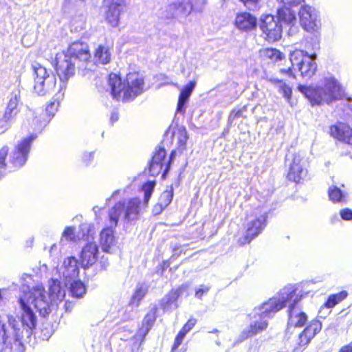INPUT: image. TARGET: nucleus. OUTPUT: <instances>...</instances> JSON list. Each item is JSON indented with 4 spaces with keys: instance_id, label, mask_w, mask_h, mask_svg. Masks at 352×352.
Wrapping results in <instances>:
<instances>
[{
    "instance_id": "1",
    "label": "nucleus",
    "mask_w": 352,
    "mask_h": 352,
    "mask_svg": "<svg viewBox=\"0 0 352 352\" xmlns=\"http://www.w3.org/2000/svg\"><path fill=\"white\" fill-rule=\"evenodd\" d=\"M292 287H284L273 298L267 302H263L261 306L256 307L249 314L252 320L250 325L244 329L239 337L240 342L254 336L265 331L267 326L269 318L274 317V314L284 307L285 300H294L292 298L297 299L294 293Z\"/></svg>"
},
{
    "instance_id": "2",
    "label": "nucleus",
    "mask_w": 352,
    "mask_h": 352,
    "mask_svg": "<svg viewBox=\"0 0 352 352\" xmlns=\"http://www.w3.org/2000/svg\"><path fill=\"white\" fill-rule=\"evenodd\" d=\"M154 182H148L142 186L144 193V204L138 197L130 198L126 201L117 202L109 210V220L113 226H117L119 219L122 217L124 224L126 226L134 224L140 219L143 214L144 208L148 206L152 193L155 188Z\"/></svg>"
},
{
    "instance_id": "3",
    "label": "nucleus",
    "mask_w": 352,
    "mask_h": 352,
    "mask_svg": "<svg viewBox=\"0 0 352 352\" xmlns=\"http://www.w3.org/2000/svg\"><path fill=\"white\" fill-rule=\"evenodd\" d=\"M298 90L308 99L312 106L331 104L341 100L344 96L343 86L331 74H325L316 86L299 85Z\"/></svg>"
},
{
    "instance_id": "4",
    "label": "nucleus",
    "mask_w": 352,
    "mask_h": 352,
    "mask_svg": "<svg viewBox=\"0 0 352 352\" xmlns=\"http://www.w3.org/2000/svg\"><path fill=\"white\" fill-rule=\"evenodd\" d=\"M91 58L88 45L81 41L72 43L66 52L56 56V69L60 81H67L75 74V69H85Z\"/></svg>"
},
{
    "instance_id": "5",
    "label": "nucleus",
    "mask_w": 352,
    "mask_h": 352,
    "mask_svg": "<svg viewBox=\"0 0 352 352\" xmlns=\"http://www.w3.org/2000/svg\"><path fill=\"white\" fill-rule=\"evenodd\" d=\"M109 83L112 96L117 100L131 101L144 92V79L138 73L128 74L124 81L117 74H111Z\"/></svg>"
},
{
    "instance_id": "6",
    "label": "nucleus",
    "mask_w": 352,
    "mask_h": 352,
    "mask_svg": "<svg viewBox=\"0 0 352 352\" xmlns=\"http://www.w3.org/2000/svg\"><path fill=\"white\" fill-rule=\"evenodd\" d=\"M19 297H26V303L33 305L42 317H45L51 312L53 304L42 285H37L26 292L23 284V294Z\"/></svg>"
},
{
    "instance_id": "7",
    "label": "nucleus",
    "mask_w": 352,
    "mask_h": 352,
    "mask_svg": "<svg viewBox=\"0 0 352 352\" xmlns=\"http://www.w3.org/2000/svg\"><path fill=\"white\" fill-rule=\"evenodd\" d=\"M206 0H177L167 5L162 12L166 19L186 18L193 9L200 11Z\"/></svg>"
},
{
    "instance_id": "8",
    "label": "nucleus",
    "mask_w": 352,
    "mask_h": 352,
    "mask_svg": "<svg viewBox=\"0 0 352 352\" xmlns=\"http://www.w3.org/2000/svg\"><path fill=\"white\" fill-rule=\"evenodd\" d=\"M34 71V90L39 96L52 93L56 88V77L52 70L39 63L32 65Z\"/></svg>"
},
{
    "instance_id": "9",
    "label": "nucleus",
    "mask_w": 352,
    "mask_h": 352,
    "mask_svg": "<svg viewBox=\"0 0 352 352\" xmlns=\"http://www.w3.org/2000/svg\"><path fill=\"white\" fill-rule=\"evenodd\" d=\"M316 58V54H309L301 50H296L289 54L292 68L298 69L302 77L308 78L313 76L317 71Z\"/></svg>"
},
{
    "instance_id": "10",
    "label": "nucleus",
    "mask_w": 352,
    "mask_h": 352,
    "mask_svg": "<svg viewBox=\"0 0 352 352\" xmlns=\"http://www.w3.org/2000/svg\"><path fill=\"white\" fill-rule=\"evenodd\" d=\"M286 162L289 166L287 173L289 180L298 183L306 177L307 175V162L302 153H296L291 156L287 155Z\"/></svg>"
},
{
    "instance_id": "11",
    "label": "nucleus",
    "mask_w": 352,
    "mask_h": 352,
    "mask_svg": "<svg viewBox=\"0 0 352 352\" xmlns=\"http://www.w3.org/2000/svg\"><path fill=\"white\" fill-rule=\"evenodd\" d=\"M285 287H292L294 290V293L297 297V299L292 298L294 300V301L287 300L284 302V307L286 306L289 307L288 324L295 327H303L307 322V316L300 308L296 306L302 298L300 291H298L294 285H287Z\"/></svg>"
},
{
    "instance_id": "12",
    "label": "nucleus",
    "mask_w": 352,
    "mask_h": 352,
    "mask_svg": "<svg viewBox=\"0 0 352 352\" xmlns=\"http://www.w3.org/2000/svg\"><path fill=\"white\" fill-rule=\"evenodd\" d=\"M36 138V135L32 134L16 145L10 156V163L12 164L14 168H21L26 163L30 151L31 144Z\"/></svg>"
},
{
    "instance_id": "13",
    "label": "nucleus",
    "mask_w": 352,
    "mask_h": 352,
    "mask_svg": "<svg viewBox=\"0 0 352 352\" xmlns=\"http://www.w3.org/2000/svg\"><path fill=\"white\" fill-rule=\"evenodd\" d=\"M125 0H104L102 9L104 10L106 22L113 28H116L120 23V16L125 8Z\"/></svg>"
},
{
    "instance_id": "14",
    "label": "nucleus",
    "mask_w": 352,
    "mask_h": 352,
    "mask_svg": "<svg viewBox=\"0 0 352 352\" xmlns=\"http://www.w3.org/2000/svg\"><path fill=\"white\" fill-rule=\"evenodd\" d=\"M260 28L265 35V38L270 42L278 41L281 38L282 24L276 21L272 14H266L261 18Z\"/></svg>"
},
{
    "instance_id": "15",
    "label": "nucleus",
    "mask_w": 352,
    "mask_h": 352,
    "mask_svg": "<svg viewBox=\"0 0 352 352\" xmlns=\"http://www.w3.org/2000/svg\"><path fill=\"white\" fill-rule=\"evenodd\" d=\"M266 215L265 213L259 214L258 216H250L248 219L245 234L243 238L239 241L242 245L249 243L252 239L256 237L265 226Z\"/></svg>"
},
{
    "instance_id": "16",
    "label": "nucleus",
    "mask_w": 352,
    "mask_h": 352,
    "mask_svg": "<svg viewBox=\"0 0 352 352\" xmlns=\"http://www.w3.org/2000/svg\"><path fill=\"white\" fill-rule=\"evenodd\" d=\"M298 16L300 24L306 31L314 32L318 30L320 21L318 12L314 8L307 5L301 6Z\"/></svg>"
},
{
    "instance_id": "17",
    "label": "nucleus",
    "mask_w": 352,
    "mask_h": 352,
    "mask_svg": "<svg viewBox=\"0 0 352 352\" xmlns=\"http://www.w3.org/2000/svg\"><path fill=\"white\" fill-rule=\"evenodd\" d=\"M19 101V96L16 93L11 94L9 102L5 110L4 114L1 119H0V130L1 132L6 131L10 123L14 120L16 116L19 113L18 104Z\"/></svg>"
},
{
    "instance_id": "18",
    "label": "nucleus",
    "mask_w": 352,
    "mask_h": 352,
    "mask_svg": "<svg viewBox=\"0 0 352 352\" xmlns=\"http://www.w3.org/2000/svg\"><path fill=\"white\" fill-rule=\"evenodd\" d=\"M60 273L66 282L70 283L78 276L79 267L78 260L74 256H69L65 258L60 268Z\"/></svg>"
},
{
    "instance_id": "19",
    "label": "nucleus",
    "mask_w": 352,
    "mask_h": 352,
    "mask_svg": "<svg viewBox=\"0 0 352 352\" xmlns=\"http://www.w3.org/2000/svg\"><path fill=\"white\" fill-rule=\"evenodd\" d=\"M329 133L335 139L352 145V129L347 124L338 122L330 127Z\"/></svg>"
},
{
    "instance_id": "20",
    "label": "nucleus",
    "mask_w": 352,
    "mask_h": 352,
    "mask_svg": "<svg viewBox=\"0 0 352 352\" xmlns=\"http://www.w3.org/2000/svg\"><path fill=\"white\" fill-rule=\"evenodd\" d=\"M98 247L96 243H87L80 253L82 266L84 268L93 265L97 261Z\"/></svg>"
},
{
    "instance_id": "21",
    "label": "nucleus",
    "mask_w": 352,
    "mask_h": 352,
    "mask_svg": "<svg viewBox=\"0 0 352 352\" xmlns=\"http://www.w3.org/2000/svg\"><path fill=\"white\" fill-rule=\"evenodd\" d=\"M234 25L239 30L248 32L256 28L257 19L249 12H241L236 16Z\"/></svg>"
},
{
    "instance_id": "22",
    "label": "nucleus",
    "mask_w": 352,
    "mask_h": 352,
    "mask_svg": "<svg viewBox=\"0 0 352 352\" xmlns=\"http://www.w3.org/2000/svg\"><path fill=\"white\" fill-rule=\"evenodd\" d=\"M85 231H87L89 233L90 231V224H81L80 226V230L77 234L76 233L74 227L67 226L65 228L62 234L60 243H63L64 240L76 243L80 241V239H85V234L84 233Z\"/></svg>"
},
{
    "instance_id": "23",
    "label": "nucleus",
    "mask_w": 352,
    "mask_h": 352,
    "mask_svg": "<svg viewBox=\"0 0 352 352\" xmlns=\"http://www.w3.org/2000/svg\"><path fill=\"white\" fill-rule=\"evenodd\" d=\"M166 157V151L164 148H160L157 150L153 156V158L149 164V174L155 176L157 175L164 167L166 168V164L164 163V159Z\"/></svg>"
},
{
    "instance_id": "24",
    "label": "nucleus",
    "mask_w": 352,
    "mask_h": 352,
    "mask_svg": "<svg viewBox=\"0 0 352 352\" xmlns=\"http://www.w3.org/2000/svg\"><path fill=\"white\" fill-rule=\"evenodd\" d=\"M47 295L50 298L52 304H57L62 301L65 296V291L62 287L60 282L57 279H51L48 282Z\"/></svg>"
},
{
    "instance_id": "25",
    "label": "nucleus",
    "mask_w": 352,
    "mask_h": 352,
    "mask_svg": "<svg viewBox=\"0 0 352 352\" xmlns=\"http://www.w3.org/2000/svg\"><path fill=\"white\" fill-rule=\"evenodd\" d=\"M277 16L280 24L293 26L296 22V12L291 7L279 6L277 9Z\"/></svg>"
},
{
    "instance_id": "26",
    "label": "nucleus",
    "mask_w": 352,
    "mask_h": 352,
    "mask_svg": "<svg viewBox=\"0 0 352 352\" xmlns=\"http://www.w3.org/2000/svg\"><path fill=\"white\" fill-rule=\"evenodd\" d=\"M110 226L104 228L100 232V242L104 252H109L110 248L113 245L115 240L113 235V228L116 226H113L109 222Z\"/></svg>"
},
{
    "instance_id": "27",
    "label": "nucleus",
    "mask_w": 352,
    "mask_h": 352,
    "mask_svg": "<svg viewBox=\"0 0 352 352\" xmlns=\"http://www.w3.org/2000/svg\"><path fill=\"white\" fill-rule=\"evenodd\" d=\"M111 49L107 45H99L95 50L94 60L102 65L108 64L111 60Z\"/></svg>"
},
{
    "instance_id": "28",
    "label": "nucleus",
    "mask_w": 352,
    "mask_h": 352,
    "mask_svg": "<svg viewBox=\"0 0 352 352\" xmlns=\"http://www.w3.org/2000/svg\"><path fill=\"white\" fill-rule=\"evenodd\" d=\"M65 88L66 81H60L58 92L56 94V99L54 101L52 102L50 104H49L45 109L46 114L49 117H53L55 115L59 106L58 100L63 98V96H64V91L65 90Z\"/></svg>"
},
{
    "instance_id": "29",
    "label": "nucleus",
    "mask_w": 352,
    "mask_h": 352,
    "mask_svg": "<svg viewBox=\"0 0 352 352\" xmlns=\"http://www.w3.org/2000/svg\"><path fill=\"white\" fill-rule=\"evenodd\" d=\"M259 56L265 60L276 63L284 58V55L275 48H264L259 51Z\"/></svg>"
},
{
    "instance_id": "30",
    "label": "nucleus",
    "mask_w": 352,
    "mask_h": 352,
    "mask_svg": "<svg viewBox=\"0 0 352 352\" xmlns=\"http://www.w3.org/2000/svg\"><path fill=\"white\" fill-rule=\"evenodd\" d=\"M147 292V285L144 283H138L136 286L135 292L131 297L129 305L133 307H138L141 300L144 298Z\"/></svg>"
},
{
    "instance_id": "31",
    "label": "nucleus",
    "mask_w": 352,
    "mask_h": 352,
    "mask_svg": "<svg viewBox=\"0 0 352 352\" xmlns=\"http://www.w3.org/2000/svg\"><path fill=\"white\" fill-rule=\"evenodd\" d=\"M267 80L272 82L276 89H278V92L280 93L287 101L290 100L292 89L288 85H287L283 80H279L276 78H269Z\"/></svg>"
},
{
    "instance_id": "32",
    "label": "nucleus",
    "mask_w": 352,
    "mask_h": 352,
    "mask_svg": "<svg viewBox=\"0 0 352 352\" xmlns=\"http://www.w3.org/2000/svg\"><path fill=\"white\" fill-rule=\"evenodd\" d=\"M65 285H70V293L73 297L80 298L87 292V289L84 283L76 278L70 283L66 282Z\"/></svg>"
},
{
    "instance_id": "33",
    "label": "nucleus",
    "mask_w": 352,
    "mask_h": 352,
    "mask_svg": "<svg viewBox=\"0 0 352 352\" xmlns=\"http://www.w3.org/2000/svg\"><path fill=\"white\" fill-rule=\"evenodd\" d=\"M329 199L333 203H346L345 194L337 186H332L328 191Z\"/></svg>"
},
{
    "instance_id": "34",
    "label": "nucleus",
    "mask_w": 352,
    "mask_h": 352,
    "mask_svg": "<svg viewBox=\"0 0 352 352\" xmlns=\"http://www.w3.org/2000/svg\"><path fill=\"white\" fill-rule=\"evenodd\" d=\"M348 296V293L346 291H342L338 294L331 295L324 306L327 308H333L337 304L345 299Z\"/></svg>"
},
{
    "instance_id": "35",
    "label": "nucleus",
    "mask_w": 352,
    "mask_h": 352,
    "mask_svg": "<svg viewBox=\"0 0 352 352\" xmlns=\"http://www.w3.org/2000/svg\"><path fill=\"white\" fill-rule=\"evenodd\" d=\"M322 329V323L318 320H312L307 327L302 331L311 339L318 333Z\"/></svg>"
},
{
    "instance_id": "36",
    "label": "nucleus",
    "mask_w": 352,
    "mask_h": 352,
    "mask_svg": "<svg viewBox=\"0 0 352 352\" xmlns=\"http://www.w3.org/2000/svg\"><path fill=\"white\" fill-rule=\"evenodd\" d=\"M155 320V312L148 313L144 318L142 322V328L140 329V333H143L144 336H145L153 324H154Z\"/></svg>"
},
{
    "instance_id": "37",
    "label": "nucleus",
    "mask_w": 352,
    "mask_h": 352,
    "mask_svg": "<svg viewBox=\"0 0 352 352\" xmlns=\"http://www.w3.org/2000/svg\"><path fill=\"white\" fill-rule=\"evenodd\" d=\"M8 153V146H3L0 149V179L4 177L10 170H8L6 160Z\"/></svg>"
},
{
    "instance_id": "38",
    "label": "nucleus",
    "mask_w": 352,
    "mask_h": 352,
    "mask_svg": "<svg viewBox=\"0 0 352 352\" xmlns=\"http://www.w3.org/2000/svg\"><path fill=\"white\" fill-rule=\"evenodd\" d=\"M173 197V187L170 186L169 189L164 190L160 195L159 203L162 207H167L172 201Z\"/></svg>"
},
{
    "instance_id": "39",
    "label": "nucleus",
    "mask_w": 352,
    "mask_h": 352,
    "mask_svg": "<svg viewBox=\"0 0 352 352\" xmlns=\"http://www.w3.org/2000/svg\"><path fill=\"white\" fill-rule=\"evenodd\" d=\"M188 137V133L185 128H179L177 131V140L179 144V148L184 150L186 146Z\"/></svg>"
},
{
    "instance_id": "40",
    "label": "nucleus",
    "mask_w": 352,
    "mask_h": 352,
    "mask_svg": "<svg viewBox=\"0 0 352 352\" xmlns=\"http://www.w3.org/2000/svg\"><path fill=\"white\" fill-rule=\"evenodd\" d=\"M177 294L175 292L169 293L162 300V305L164 309L171 305L176 301Z\"/></svg>"
},
{
    "instance_id": "41",
    "label": "nucleus",
    "mask_w": 352,
    "mask_h": 352,
    "mask_svg": "<svg viewBox=\"0 0 352 352\" xmlns=\"http://www.w3.org/2000/svg\"><path fill=\"white\" fill-rule=\"evenodd\" d=\"M188 98H188L185 94H184L183 92H180L177 103V112L180 113H184L185 104L188 102Z\"/></svg>"
},
{
    "instance_id": "42",
    "label": "nucleus",
    "mask_w": 352,
    "mask_h": 352,
    "mask_svg": "<svg viewBox=\"0 0 352 352\" xmlns=\"http://www.w3.org/2000/svg\"><path fill=\"white\" fill-rule=\"evenodd\" d=\"M311 340V338L310 337H308V336L306 335V333H305L304 331H302L298 335V337L296 340V344L298 346L302 347V346H307L310 342Z\"/></svg>"
},
{
    "instance_id": "43",
    "label": "nucleus",
    "mask_w": 352,
    "mask_h": 352,
    "mask_svg": "<svg viewBox=\"0 0 352 352\" xmlns=\"http://www.w3.org/2000/svg\"><path fill=\"white\" fill-rule=\"evenodd\" d=\"M245 109H233L228 117V122L232 124L235 119L243 116Z\"/></svg>"
},
{
    "instance_id": "44",
    "label": "nucleus",
    "mask_w": 352,
    "mask_h": 352,
    "mask_svg": "<svg viewBox=\"0 0 352 352\" xmlns=\"http://www.w3.org/2000/svg\"><path fill=\"white\" fill-rule=\"evenodd\" d=\"M277 2L279 6L292 8L301 4L304 0H277Z\"/></svg>"
},
{
    "instance_id": "45",
    "label": "nucleus",
    "mask_w": 352,
    "mask_h": 352,
    "mask_svg": "<svg viewBox=\"0 0 352 352\" xmlns=\"http://www.w3.org/2000/svg\"><path fill=\"white\" fill-rule=\"evenodd\" d=\"M210 286L206 285H201L199 287L195 292V297L198 299H201L202 296L210 291Z\"/></svg>"
},
{
    "instance_id": "46",
    "label": "nucleus",
    "mask_w": 352,
    "mask_h": 352,
    "mask_svg": "<svg viewBox=\"0 0 352 352\" xmlns=\"http://www.w3.org/2000/svg\"><path fill=\"white\" fill-rule=\"evenodd\" d=\"M196 82L195 81H190L184 89L181 90L188 98H189L195 89Z\"/></svg>"
},
{
    "instance_id": "47",
    "label": "nucleus",
    "mask_w": 352,
    "mask_h": 352,
    "mask_svg": "<svg viewBox=\"0 0 352 352\" xmlns=\"http://www.w3.org/2000/svg\"><path fill=\"white\" fill-rule=\"evenodd\" d=\"M340 214L343 220H352V210L349 208H344L340 210Z\"/></svg>"
},
{
    "instance_id": "48",
    "label": "nucleus",
    "mask_w": 352,
    "mask_h": 352,
    "mask_svg": "<svg viewBox=\"0 0 352 352\" xmlns=\"http://www.w3.org/2000/svg\"><path fill=\"white\" fill-rule=\"evenodd\" d=\"M82 161L83 162L88 165L90 162H91L94 158V153L93 152L85 153L82 155Z\"/></svg>"
},
{
    "instance_id": "49",
    "label": "nucleus",
    "mask_w": 352,
    "mask_h": 352,
    "mask_svg": "<svg viewBox=\"0 0 352 352\" xmlns=\"http://www.w3.org/2000/svg\"><path fill=\"white\" fill-rule=\"evenodd\" d=\"M185 337V335H184L183 332H179L177 336H176L173 349H177L183 342V340Z\"/></svg>"
},
{
    "instance_id": "50",
    "label": "nucleus",
    "mask_w": 352,
    "mask_h": 352,
    "mask_svg": "<svg viewBox=\"0 0 352 352\" xmlns=\"http://www.w3.org/2000/svg\"><path fill=\"white\" fill-rule=\"evenodd\" d=\"M249 9H254L259 0H241Z\"/></svg>"
},
{
    "instance_id": "51",
    "label": "nucleus",
    "mask_w": 352,
    "mask_h": 352,
    "mask_svg": "<svg viewBox=\"0 0 352 352\" xmlns=\"http://www.w3.org/2000/svg\"><path fill=\"white\" fill-rule=\"evenodd\" d=\"M175 151H173L171 152V153H170L169 161L166 164V168L164 170L163 176H164L168 172L170 163L173 160V159L175 158Z\"/></svg>"
},
{
    "instance_id": "52",
    "label": "nucleus",
    "mask_w": 352,
    "mask_h": 352,
    "mask_svg": "<svg viewBox=\"0 0 352 352\" xmlns=\"http://www.w3.org/2000/svg\"><path fill=\"white\" fill-rule=\"evenodd\" d=\"M84 233L85 234V239H80V240L86 241L88 243H93L92 241H91V240H92L94 239L93 238V231H92L91 225H90V231L89 232V233L87 231H85Z\"/></svg>"
},
{
    "instance_id": "53",
    "label": "nucleus",
    "mask_w": 352,
    "mask_h": 352,
    "mask_svg": "<svg viewBox=\"0 0 352 352\" xmlns=\"http://www.w3.org/2000/svg\"><path fill=\"white\" fill-rule=\"evenodd\" d=\"M195 324L196 320L194 318H191L188 320V322L185 324L184 327H186V329L190 331L192 329V327L195 325Z\"/></svg>"
},
{
    "instance_id": "54",
    "label": "nucleus",
    "mask_w": 352,
    "mask_h": 352,
    "mask_svg": "<svg viewBox=\"0 0 352 352\" xmlns=\"http://www.w3.org/2000/svg\"><path fill=\"white\" fill-rule=\"evenodd\" d=\"M166 207H162L158 202L153 208V212L155 214H160Z\"/></svg>"
},
{
    "instance_id": "55",
    "label": "nucleus",
    "mask_w": 352,
    "mask_h": 352,
    "mask_svg": "<svg viewBox=\"0 0 352 352\" xmlns=\"http://www.w3.org/2000/svg\"><path fill=\"white\" fill-rule=\"evenodd\" d=\"M280 72L282 73V74H287L290 77H292L294 78H295V76L294 74H293L292 72V68L291 67H289L288 69H280Z\"/></svg>"
},
{
    "instance_id": "56",
    "label": "nucleus",
    "mask_w": 352,
    "mask_h": 352,
    "mask_svg": "<svg viewBox=\"0 0 352 352\" xmlns=\"http://www.w3.org/2000/svg\"><path fill=\"white\" fill-rule=\"evenodd\" d=\"M339 352H352V342L348 345L342 346Z\"/></svg>"
},
{
    "instance_id": "57",
    "label": "nucleus",
    "mask_w": 352,
    "mask_h": 352,
    "mask_svg": "<svg viewBox=\"0 0 352 352\" xmlns=\"http://www.w3.org/2000/svg\"><path fill=\"white\" fill-rule=\"evenodd\" d=\"M119 119L118 113L117 112H113L111 116L110 120L112 123L117 122Z\"/></svg>"
},
{
    "instance_id": "58",
    "label": "nucleus",
    "mask_w": 352,
    "mask_h": 352,
    "mask_svg": "<svg viewBox=\"0 0 352 352\" xmlns=\"http://www.w3.org/2000/svg\"><path fill=\"white\" fill-rule=\"evenodd\" d=\"M49 121L44 120L43 122H41L40 124L36 127L37 130H41L43 127H45Z\"/></svg>"
},
{
    "instance_id": "59",
    "label": "nucleus",
    "mask_w": 352,
    "mask_h": 352,
    "mask_svg": "<svg viewBox=\"0 0 352 352\" xmlns=\"http://www.w3.org/2000/svg\"><path fill=\"white\" fill-rule=\"evenodd\" d=\"M120 192H121V190H115V191L113 192V194H112V195H111V198H115V197H116L118 195H119Z\"/></svg>"
},
{
    "instance_id": "60",
    "label": "nucleus",
    "mask_w": 352,
    "mask_h": 352,
    "mask_svg": "<svg viewBox=\"0 0 352 352\" xmlns=\"http://www.w3.org/2000/svg\"><path fill=\"white\" fill-rule=\"evenodd\" d=\"M189 331L188 329H186V327L184 326L183 328L179 331V332H183L184 335L186 336V334Z\"/></svg>"
},
{
    "instance_id": "61",
    "label": "nucleus",
    "mask_w": 352,
    "mask_h": 352,
    "mask_svg": "<svg viewBox=\"0 0 352 352\" xmlns=\"http://www.w3.org/2000/svg\"><path fill=\"white\" fill-rule=\"evenodd\" d=\"M210 333H219V330H217V329H213L212 331H210Z\"/></svg>"
},
{
    "instance_id": "62",
    "label": "nucleus",
    "mask_w": 352,
    "mask_h": 352,
    "mask_svg": "<svg viewBox=\"0 0 352 352\" xmlns=\"http://www.w3.org/2000/svg\"><path fill=\"white\" fill-rule=\"evenodd\" d=\"M56 248V245H53L52 247H51V250H50V252H52L53 250H54V248Z\"/></svg>"
},
{
    "instance_id": "63",
    "label": "nucleus",
    "mask_w": 352,
    "mask_h": 352,
    "mask_svg": "<svg viewBox=\"0 0 352 352\" xmlns=\"http://www.w3.org/2000/svg\"><path fill=\"white\" fill-rule=\"evenodd\" d=\"M216 344H217V346H221V342H220L219 340H217V341H216Z\"/></svg>"
},
{
    "instance_id": "64",
    "label": "nucleus",
    "mask_w": 352,
    "mask_h": 352,
    "mask_svg": "<svg viewBox=\"0 0 352 352\" xmlns=\"http://www.w3.org/2000/svg\"><path fill=\"white\" fill-rule=\"evenodd\" d=\"M27 278L29 279V280H32V276H27Z\"/></svg>"
}]
</instances>
